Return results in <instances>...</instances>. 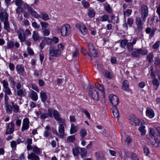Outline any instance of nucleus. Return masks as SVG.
Here are the masks:
<instances>
[{
  "instance_id": "f257e3e1",
  "label": "nucleus",
  "mask_w": 160,
  "mask_h": 160,
  "mask_svg": "<svg viewBox=\"0 0 160 160\" xmlns=\"http://www.w3.org/2000/svg\"><path fill=\"white\" fill-rule=\"evenodd\" d=\"M58 30L60 31L62 36H66L71 34L70 25L68 24H65L62 25L61 28H58Z\"/></svg>"
},
{
  "instance_id": "f03ea898",
  "label": "nucleus",
  "mask_w": 160,
  "mask_h": 160,
  "mask_svg": "<svg viewBox=\"0 0 160 160\" xmlns=\"http://www.w3.org/2000/svg\"><path fill=\"white\" fill-rule=\"evenodd\" d=\"M88 48L89 51V53H83V50L84 49L82 48V52L83 54L85 55H88L91 58H92V56L94 57H96L97 55V52L92 44L91 43H89L88 44Z\"/></svg>"
},
{
  "instance_id": "7ed1b4c3",
  "label": "nucleus",
  "mask_w": 160,
  "mask_h": 160,
  "mask_svg": "<svg viewBox=\"0 0 160 160\" xmlns=\"http://www.w3.org/2000/svg\"><path fill=\"white\" fill-rule=\"evenodd\" d=\"M89 89L88 93L90 96L97 101H99V98L97 89L91 86H90Z\"/></svg>"
},
{
  "instance_id": "20e7f679",
  "label": "nucleus",
  "mask_w": 160,
  "mask_h": 160,
  "mask_svg": "<svg viewBox=\"0 0 160 160\" xmlns=\"http://www.w3.org/2000/svg\"><path fill=\"white\" fill-rule=\"evenodd\" d=\"M15 130V125L12 122L8 123L6 127L5 134L6 135L12 134Z\"/></svg>"
},
{
  "instance_id": "39448f33",
  "label": "nucleus",
  "mask_w": 160,
  "mask_h": 160,
  "mask_svg": "<svg viewBox=\"0 0 160 160\" xmlns=\"http://www.w3.org/2000/svg\"><path fill=\"white\" fill-rule=\"evenodd\" d=\"M0 20L3 22L8 21V15L6 10L2 8L0 11Z\"/></svg>"
},
{
  "instance_id": "423d86ee",
  "label": "nucleus",
  "mask_w": 160,
  "mask_h": 160,
  "mask_svg": "<svg viewBox=\"0 0 160 160\" xmlns=\"http://www.w3.org/2000/svg\"><path fill=\"white\" fill-rule=\"evenodd\" d=\"M25 8L28 10L29 13L32 16L36 18H39V14L33 8H32L27 3L25 4Z\"/></svg>"
},
{
  "instance_id": "0eeeda50",
  "label": "nucleus",
  "mask_w": 160,
  "mask_h": 160,
  "mask_svg": "<svg viewBox=\"0 0 160 160\" xmlns=\"http://www.w3.org/2000/svg\"><path fill=\"white\" fill-rule=\"evenodd\" d=\"M63 125L61 124L59 125L58 127V132L56 131V135L59 137L60 138H63L66 136L65 132L64 126Z\"/></svg>"
},
{
  "instance_id": "6e6552de",
  "label": "nucleus",
  "mask_w": 160,
  "mask_h": 160,
  "mask_svg": "<svg viewBox=\"0 0 160 160\" xmlns=\"http://www.w3.org/2000/svg\"><path fill=\"white\" fill-rule=\"evenodd\" d=\"M129 119L130 122L132 124H134L135 126H138L142 124L143 123V121L139 120L134 116L129 117Z\"/></svg>"
},
{
  "instance_id": "1a4fd4ad",
  "label": "nucleus",
  "mask_w": 160,
  "mask_h": 160,
  "mask_svg": "<svg viewBox=\"0 0 160 160\" xmlns=\"http://www.w3.org/2000/svg\"><path fill=\"white\" fill-rule=\"evenodd\" d=\"M18 38L21 42H23L26 41V37L24 31L21 28H19L17 31Z\"/></svg>"
},
{
  "instance_id": "9d476101",
  "label": "nucleus",
  "mask_w": 160,
  "mask_h": 160,
  "mask_svg": "<svg viewBox=\"0 0 160 160\" xmlns=\"http://www.w3.org/2000/svg\"><path fill=\"white\" fill-rule=\"evenodd\" d=\"M141 17L143 18L142 21L145 22L146 19L148 15V8L147 7L144 5H142L141 7Z\"/></svg>"
},
{
  "instance_id": "9b49d317",
  "label": "nucleus",
  "mask_w": 160,
  "mask_h": 160,
  "mask_svg": "<svg viewBox=\"0 0 160 160\" xmlns=\"http://www.w3.org/2000/svg\"><path fill=\"white\" fill-rule=\"evenodd\" d=\"M109 99L113 107H116L119 102L118 98L116 95L110 94L109 96Z\"/></svg>"
},
{
  "instance_id": "f8f14e48",
  "label": "nucleus",
  "mask_w": 160,
  "mask_h": 160,
  "mask_svg": "<svg viewBox=\"0 0 160 160\" xmlns=\"http://www.w3.org/2000/svg\"><path fill=\"white\" fill-rule=\"evenodd\" d=\"M30 123L29 119L28 118H25L23 120L22 126L21 128V131L22 132L28 130L29 127Z\"/></svg>"
},
{
  "instance_id": "ddd939ff",
  "label": "nucleus",
  "mask_w": 160,
  "mask_h": 160,
  "mask_svg": "<svg viewBox=\"0 0 160 160\" xmlns=\"http://www.w3.org/2000/svg\"><path fill=\"white\" fill-rule=\"evenodd\" d=\"M49 53L51 56L58 57L60 56L61 54V52L60 50L55 49H54L50 48L49 50Z\"/></svg>"
},
{
  "instance_id": "4468645a",
  "label": "nucleus",
  "mask_w": 160,
  "mask_h": 160,
  "mask_svg": "<svg viewBox=\"0 0 160 160\" xmlns=\"http://www.w3.org/2000/svg\"><path fill=\"white\" fill-rule=\"evenodd\" d=\"M135 22L138 30L142 31L143 29V22L139 17H137L136 18Z\"/></svg>"
},
{
  "instance_id": "2eb2a0df",
  "label": "nucleus",
  "mask_w": 160,
  "mask_h": 160,
  "mask_svg": "<svg viewBox=\"0 0 160 160\" xmlns=\"http://www.w3.org/2000/svg\"><path fill=\"white\" fill-rule=\"evenodd\" d=\"M14 46L16 48H18L20 47L19 43L17 42H14V41H8L7 42V49H9L12 48Z\"/></svg>"
},
{
  "instance_id": "dca6fc26",
  "label": "nucleus",
  "mask_w": 160,
  "mask_h": 160,
  "mask_svg": "<svg viewBox=\"0 0 160 160\" xmlns=\"http://www.w3.org/2000/svg\"><path fill=\"white\" fill-rule=\"evenodd\" d=\"M48 113H44L42 114L40 116V118L42 119H45L47 118L50 117L52 118V110L51 109H48Z\"/></svg>"
},
{
  "instance_id": "f3484780",
  "label": "nucleus",
  "mask_w": 160,
  "mask_h": 160,
  "mask_svg": "<svg viewBox=\"0 0 160 160\" xmlns=\"http://www.w3.org/2000/svg\"><path fill=\"white\" fill-rule=\"evenodd\" d=\"M156 29L152 28V29L149 27H148L146 29V32L147 34H150L149 36V38L151 39L154 36L155 32L156 30Z\"/></svg>"
},
{
  "instance_id": "a211bd4d",
  "label": "nucleus",
  "mask_w": 160,
  "mask_h": 160,
  "mask_svg": "<svg viewBox=\"0 0 160 160\" xmlns=\"http://www.w3.org/2000/svg\"><path fill=\"white\" fill-rule=\"evenodd\" d=\"M146 113V116L150 118H153L155 116L153 110L150 108H148L147 109Z\"/></svg>"
},
{
  "instance_id": "6ab92c4d",
  "label": "nucleus",
  "mask_w": 160,
  "mask_h": 160,
  "mask_svg": "<svg viewBox=\"0 0 160 160\" xmlns=\"http://www.w3.org/2000/svg\"><path fill=\"white\" fill-rule=\"evenodd\" d=\"M40 97L41 101L43 103H45L46 100L48 98L46 92L43 91H41L40 92Z\"/></svg>"
},
{
  "instance_id": "aec40b11",
  "label": "nucleus",
  "mask_w": 160,
  "mask_h": 160,
  "mask_svg": "<svg viewBox=\"0 0 160 160\" xmlns=\"http://www.w3.org/2000/svg\"><path fill=\"white\" fill-rule=\"evenodd\" d=\"M39 14V18L42 19L44 21H46L50 19L48 15L45 12H40Z\"/></svg>"
},
{
  "instance_id": "412c9836",
  "label": "nucleus",
  "mask_w": 160,
  "mask_h": 160,
  "mask_svg": "<svg viewBox=\"0 0 160 160\" xmlns=\"http://www.w3.org/2000/svg\"><path fill=\"white\" fill-rule=\"evenodd\" d=\"M27 158L30 160H40L39 157L33 152L29 154Z\"/></svg>"
},
{
  "instance_id": "4be33fe9",
  "label": "nucleus",
  "mask_w": 160,
  "mask_h": 160,
  "mask_svg": "<svg viewBox=\"0 0 160 160\" xmlns=\"http://www.w3.org/2000/svg\"><path fill=\"white\" fill-rule=\"evenodd\" d=\"M149 136L152 139L157 140V134L154 129L150 128L149 129Z\"/></svg>"
},
{
  "instance_id": "5701e85b",
  "label": "nucleus",
  "mask_w": 160,
  "mask_h": 160,
  "mask_svg": "<svg viewBox=\"0 0 160 160\" xmlns=\"http://www.w3.org/2000/svg\"><path fill=\"white\" fill-rule=\"evenodd\" d=\"M30 97L32 100L34 101H37L38 98L37 93L33 91H32L30 95Z\"/></svg>"
},
{
  "instance_id": "b1692460",
  "label": "nucleus",
  "mask_w": 160,
  "mask_h": 160,
  "mask_svg": "<svg viewBox=\"0 0 160 160\" xmlns=\"http://www.w3.org/2000/svg\"><path fill=\"white\" fill-rule=\"evenodd\" d=\"M79 28L83 35H85L87 33V29L85 25L83 24L79 25Z\"/></svg>"
},
{
  "instance_id": "393cba45",
  "label": "nucleus",
  "mask_w": 160,
  "mask_h": 160,
  "mask_svg": "<svg viewBox=\"0 0 160 160\" xmlns=\"http://www.w3.org/2000/svg\"><path fill=\"white\" fill-rule=\"evenodd\" d=\"M80 148L78 146H75L72 148V154L74 156H78L79 153Z\"/></svg>"
},
{
  "instance_id": "a878e982",
  "label": "nucleus",
  "mask_w": 160,
  "mask_h": 160,
  "mask_svg": "<svg viewBox=\"0 0 160 160\" xmlns=\"http://www.w3.org/2000/svg\"><path fill=\"white\" fill-rule=\"evenodd\" d=\"M129 85L128 82L127 80H124L122 83V88L124 90H128L129 88Z\"/></svg>"
},
{
  "instance_id": "bb28decb",
  "label": "nucleus",
  "mask_w": 160,
  "mask_h": 160,
  "mask_svg": "<svg viewBox=\"0 0 160 160\" xmlns=\"http://www.w3.org/2000/svg\"><path fill=\"white\" fill-rule=\"evenodd\" d=\"M131 55L132 57H139L140 56L138 49L135 48L134 50L132 52Z\"/></svg>"
},
{
  "instance_id": "cd10ccee",
  "label": "nucleus",
  "mask_w": 160,
  "mask_h": 160,
  "mask_svg": "<svg viewBox=\"0 0 160 160\" xmlns=\"http://www.w3.org/2000/svg\"><path fill=\"white\" fill-rule=\"evenodd\" d=\"M5 109L6 113L8 114H10L12 112V107L9 104L5 105Z\"/></svg>"
},
{
  "instance_id": "c85d7f7f",
  "label": "nucleus",
  "mask_w": 160,
  "mask_h": 160,
  "mask_svg": "<svg viewBox=\"0 0 160 160\" xmlns=\"http://www.w3.org/2000/svg\"><path fill=\"white\" fill-rule=\"evenodd\" d=\"M112 112L114 118H118L119 117V112L116 107H114L112 110Z\"/></svg>"
},
{
  "instance_id": "c756f323",
  "label": "nucleus",
  "mask_w": 160,
  "mask_h": 160,
  "mask_svg": "<svg viewBox=\"0 0 160 160\" xmlns=\"http://www.w3.org/2000/svg\"><path fill=\"white\" fill-rule=\"evenodd\" d=\"M105 10L108 13H111L112 12V9L109 4L106 3L104 5Z\"/></svg>"
},
{
  "instance_id": "7c9ffc66",
  "label": "nucleus",
  "mask_w": 160,
  "mask_h": 160,
  "mask_svg": "<svg viewBox=\"0 0 160 160\" xmlns=\"http://www.w3.org/2000/svg\"><path fill=\"white\" fill-rule=\"evenodd\" d=\"M32 151L36 155H39L42 152L41 149L36 146H33V149Z\"/></svg>"
},
{
  "instance_id": "2f4dec72",
  "label": "nucleus",
  "mask_w": 160,
  "mask_h": 160,
  "mask_svg": "<svg viewBox=\"0 0 160 160\" xmlns=\"http://www.w3.org/2000/svg\"><path fill=\"white\" fill-rule=\"evenodd\" d=\"M3 23L4 29L7 32H10L11 31V29L8 21L3 22Z\"/></svg>"
},
{
  "instance_id": "473e14b6",
  "label": "nucleus",
  "mask_w": 160,
  "mask_h": 160,
  "mask_svg": "<svg viewBox=\"0 0 160 160\" xmlns=\"http://www.w3.org/2000/svg\"><path fill=\"white\" fill-rule=\"evenodd\" d=\"M32 38L34 41L39 40L40 37L38 33L36 31H34L32 35Z\"/></svg>"
},
{
  "instance_id": "72a5a7b5",
  "label": "nucleus",
  "mask_w": 160,
  "mask_h": 160,
  "mask_svg": "<svg viewBox=\"0 0 160 160\" xmlns=\"http://www.w3.org/2000/svg\"><path fill=\"white\" fill-rule=\"evenodd\" d=\"M16 69L18 73H22L24 70V68L23 65L19 64L17 65Z\"/></svg>"
},
{
  "instance_id": "f704fd0d",
  "label": "nucleus",
  "mask_w": 160,
  "mask_h": 160,
  "mask_svg": "<svg viewBox=\"0 0 160 160\" xmlns=\"http://www.w3.org/2000/svg\"><path fill=\"white\" fill-rule=\"evenodd\" d=\"M52 113L53 117L56 120H58V118L61 117V115L57 110H54L52 112Z\"/></svg>"
},
{
  "instance_id": "c9c22d12",
  "label": "nucleus",
  "mask_w": 160,
  "mask_h": 160,
  "mask_svg": "<svg viewBox=\"0 0 160 160\" xmlns=\"http://www.w3.org/2000/svg\"><path fill=\"white\" fill-rule=\"evenodd\" d=\"M25 92V90L22 89H19L17 91V95L20 98H22V96H25L24 93Z\"/></svg>"
},
{
  "instance_id": "e433bc0d",
  "label": "nucleus",
  "mask_w": 160,
  "mask_h": 160,
  "mask_svg": "<svg viewBox=\"0 0 160 160\" xmlns=\"http://www.w3.org/2000/svg\"><path fill=\"white\" fill-rule=\"evenodd\" d=\"M95 86L99 91H101L103 93H105L104 89L102 85L97 83L95 84Z\"/></svg>"
},
{
  "instance_id": "4c0bfd02",
  "label": "nucleus",
  "mask_w": 160,
  "mask_h": 160,
  "mask_svg": "<svg viewBox=\"0 0 160 160\" xmlns=\"http://www.w3.org/2000/svg\"><path fill=\"white\" fill-rule=\"evenodd\" d=\"M88 16L90 18H93L95 15V12L92 9H88L87 13Z\"/></svg>"
},
{
  "instance_id": "58836bf2",
  "label": "nucleus",
  "mask_w": 160,
  "mask_h": 160,
  "mask_svg": "<svg viewBox=\"0 0 160 160\" xmlns=\"http://www.w3.org/2000/svg\"><path fill=\"white\" fill-rule=\"evenodd\" d=\"M78 130L76 126H75L74 124H71V128L70 129V133L71 134H73L75 133Z\"/></svg>"
},
{
  "instance_id": "ea45409f",
  "label": "nucleus",
  "mask_w": 160,
  "mask_h": 160,
  "mask_svg": "<svg viewBox=\"0 0 160 160\" xmlns=\"http://www.w3.org/2000/svg\"><path fill=\"white\" fill-rule=\"evenodd\" d=\"M145 126H141L138 128V130L141 133V135H144L146 133V131L145 130Z\"/></svg>"
},
{
  "instance_id": "a19ab883",
  "label": "nucleus",
  "mask_w": 160,
  "mask_h": 160,
  "mask_svg": "<svg viewBox=\"0 0 160 160\" xmlns=\"http://www.w3.org/2000/svg\"><path fill=\"white\" fill-rule=\"evenodd\" d=\"M153 54L152 53H149L147 56V59L149 63L152 62L153 61Z\"/></svg>"
},
{
  "instance_id": "79ce46f5",
  "label": "nucleus",
  "mask_w": 160,
  "mask_h": 160,
  "mask_svg": "<svg viewBox=\"0 0 160 160\" xmlns=\"http://www.w3.org/2000/svg\"><path fill=\"white\" fill-rule=\"evenodd\" d=\"M56 121L58 122L59 125L62 124L63 126H66L65 121L64 119L62 118L61 117L59 118H58V120H56Z\"/></svg>"
},
{
  "instance_id": "37998d69",
  "label": "nucleus",
  "mask_w": 160,
  "mask_h": 160,
  "mask_svg": "<svg viewBox=\"0 0 160 160\" xmlns=\"http://www.w3.org/2000/svg\"><path fill=\"white\" fill-rule=\"evenodd\" d=\"M134 21V19L132 17H130L127 19V23L129 27H131Z\"/></svg>"
},
{
  "instance_id": "c03bdc74",
  "label": "nucleus",
  "mask_w": 160,
  "mask_h": 160,
  "mask_svg": "<svg viewBox=\"0 0 160 160\" xmlns=\"http://www.w3.org/2000/svg\"><path fill=\"white\" fill-rule=\"evenodd\" d=\"M132 10L131 9H128L126 11L123 12V14L124 17H128L131 14Z\"/></svg>"
},
{
  "instance_id": "a18cd8bd",
  "label": "nucleus",
  "mask_w": 160,
  "mask_h": 160,
  "mask_svg": "<svg viewBox=\"0 0 160 160\" xmlns=\"http://www.w3.org/2000/svg\"><path fill=\"white\" fill-rule=\"evenodd\" d=\"M9 81L10 82L11 86L12 88H14L16 84V82L12 77H10L9 79Z\"/></svg>"
},
{
  "instance_id": "49530a36",
  "label": "nucleus",
  "mask_w": 160,
  "mask_h": 160,
  "mask_svg": "<svg viewBox=\"0 0 160 160\" xmlns=\"http://www.w3.org/2000/svg\"><path fill=\"white\" fill-rule=\"evenodd\" d=\"M133 45L131 42H128L127 43V48L128 51L129 52H131L133 49Z\"/></svg>"
},
{
  "instance_id": "de8ad7c7",
  "label": "nucleus",
  "mask_w": 160,
  "mask_h": 160,
  "mask_svg": "<svg viewBox=\"0 0 160 160\" xmlns=\"http://www.w3.org/2000/svg\"><path fill=\"white\" fill-rule=\"evenodd\" d=\"M3 92H5V94L8 95H10L12 94L11 89L9 87L4 88L3 89Z\"/></svg>"
},
{
  "instance_id": "09e8293b",
  "label": "nucleus",
  "mask_w": 160,
  "mask_h": 160,
  "mask_svg": "<svg viewBox=\"0 0 160 160\" xmlns=\"http://www.w3.org/2000/svg\"><path fill=\"white\" fill-rule=\"evenodd\" d=\"M12 111L15 113H17L19 112V107L17 104L12 107Z\"/></svg>"
},
{
  "instance_id": "8fccbe9b",
  "label": "nucleus",
  "mask_w": 160,
  "mask_h": 160,
  "mask_svg": "<svg viewBox=\"0 0 160 160\" xmlns=\"http://www.w3.org/2000/svg\"><path fill=\"white\" fill-rule=\"evenodd\" d=\"M80 136L82 138H84L87 134V132L86 130L84 129L81 130L80 132Z\"/></svg>"
},
{
  "instance_id": "3c124183",
  "label": "nucleus",
  "mask_w": 160,
  "mask_h": 160,
  "mask_svg": "<svg viewBox=\"0 0 160 160\" xmlns=\"http://www.w3.org/2000/svg\"><path fill=\"white\" fill-rule=\"evenodd\" d=\"M80 153L82 158L87 153V150L84 148H80Z\"/></svg>"
},
{
  "instance_id": "603ef678",
  "label": "nucleus",
  "mask_w": 160,
  "mask_h": 160,
  "mask_svg": "<svg viewBox=\"0 0 160 160\" xmlns=\"http://www.w3.org/2000/svg\"><path fill=\"white\" fill-rule=\"evenodd\" d=\"M128 41V40L127 39H123L120 42V47L122 48H124L127 43Z\"/></svg>"
},
{
  "instance_id": "864d4df0",
  "label": "nucleus",
  "mask_w": 160,
  "mask_h": 160,
  "mask_svg": "<svg viewBox=\"0 0 160 160\" xmlns=\"http://www.w3.org/2000/svg\"><path fill=\"white\" fill-rule=\"evenodd\" d=\"M81 3L84 8H88L90 6V4L85 0H83L82 1Z\"/></svg>"
},
{
  "instance_id": "5fc2aeb1",
  "label": "nucleus",
  "mask_w": 160,
  "mask_h": 160,
  "mask_svg": "<svg viewBox=\"0 0 160 160\" xmlns=\"http://www.w3.org/2000/svg\"><path fill=\"white\" fill-rule=\"evenodd\" d=\"M139 54L144 55L147 54L148 53V51L146 49H138Z\"/></svg>"
},
{
  "instance_id": "6e6d98bb",
  "label": "nucleus",
  "mask_w": 160,
  "mask_h": 160,
  "mask_svg": "<svg viewBox=\"0 0 160 160\" xmlns=\"http://www.w3.org/2000/svg\"><path fill=\"white\" fill-rule=\"evenodd\" d=\"M40 24L41 25L42 29L46 28L49 26V24L48 23L44 22H40Z\"/></svg>"
},
{
  "instance_id": "4d7b16f0",
  "label": "nucleus",
  "mask_w": 160,
  "mask_h": 160,
  "mask_svg": "<svg viewBox=\"0 0 160 160\" xmlns=\"http://www.w3.org/2000/svg\"><path fill=\"white\" fill-rule=\"evenodd\" d=\"M75 140V138L74 135H71L68 136L67 138V141L68 142H72Z\"/></svg>"
},
{
  "instance_id": "13d9d810",
  "label": "nucleus",
  "mask_w": 160,
  "mask_h": 160,
  "mask_svg": "<svg viewBox=\"0 0 160 160\" xmlns=\"http://www.w3.org/2000/svg\"><path fill=\"white\" fill-rule=\"evenodd\" d=\"M109 17L108 15H104L102 16L101 17V21L102 22H105L108 20Z\"/></svg>"
},
{
  "instance_id": "bf43d9fd",
  "label": "nucleus",
  "mask_w": 160,
  "mask_h": 160,
  "mask_svg": "<svg viewBox=\"0 0 160 160\" xmlns=\"http://www.w3.org/2000/svg\"><path fill=\"white\" fill-rule=\"evenodd\" d=\"M10 146L13 150H16L17 147L16 142L15 141H12L10 143Z\"/></svg>"
},
{
  "instance_id": "052dcab7",
  "label": "nucleus",
  "mask_w": 160,
  "mask_h": 160,
  "mask_svg": "<svg viewBox=\"0 0 160 160\" xmlns=\"http://www.w3.org/2000/svg\"><path fill=\"white\" fill-rule=\"evenodd\" d=\"M1 83L2 84L3 87L4 88H7L9 87L8 83V82L6 80H3L1 82Z\"/></svg>"
},
{
  "instance_id": "680f3d73",
  "label": "nucleus",
  "mask_w": 160,
  "mask_h": 160,
  "mask_svg": "<svg viewBox=\"0 0 160 160\" xmlns=\"http://www.w3.org/2000/svg\"><path fill=\"white\" fill-rule=\"evenodd\" d=\"M152 83L154 85L157 87V88H156V89H157L159 85L158 80L156 78H154L152 80Z\"/></svg>"
},
{
  "instance_id": "e2e57ef3",
  "label": "nucleus",
  "mask_w": 160,
  "mask_h": 160,
  "mask_svg": "<svg viewBox=\"0 0 160 160\" xmlns=\"http://www.w3.org/2000/svg\"><path fill=\"white\" fill-rule=\"evenodd\" d=\"M32 26L35 28L39 29L40 28V25L39 24H38L37 23L35 22H32Z\"/></svg>"
},
{
  "instance_id": "0e129e2a",
  "label": "nucleus",
  "mask_w": 160,
  "mask_h": 160,
  "mask_svg": "<svg viewBox=\"0 0 160 160\" xmlns=\"http://www.w3.org/2000/svg\"><path fill=\"white\" fill-rule=\"evenodd\" d=\"M153 140V141H152L150 142V144H151L153 147H158V142L156 141L157 140Z\"/></svg>"
},
{
  "instance_id": "69168bd1",
  "label": "nucleus",
  "mask_w": 160,
  "mask_h": 160,
  "mask_svg": "<svg viewBox=\"0 0 160 160\" xmlns=\"http://www.w3.org/2000/svg\"><path fill=\"white\" fill-rule=\"evenodd\" d=\"M97 158L98 160H102L103 156L102 153H98L97 155Z\"/></svg>"
},
{
  "instance_id": "338daca9",
  "label": "nucleus",
  "mask_w": 160,
  "mask_h": 160,
  "mask_svg": "<svg viewBox=\"0 0 160 160\" xmlns=\"http://www.w3.org/2000/svg\"><path fill=\"white\" fill-rule=\"evenodd\" d=\"M82 111L86 115L88 118H90V115L89 113L86 109H83L82 110Z\"/></svg>"
},
{
  "instance_id": "774afa93",
  "label": "nucleus",
  "mask_w": 160,
  "mask_h": 160,
  "mask_svg": "<svg viewBox=\"0 0 160 160\" xmlns=\"http://www.w3.org/2000/svg\"><path fill=\"white\" fill-rule=\"evenodd\" d=\"M156 65H158L160 64V59L158 57H156L155 58V61L154 63Z\"/></svg>"
}]
</instances>
